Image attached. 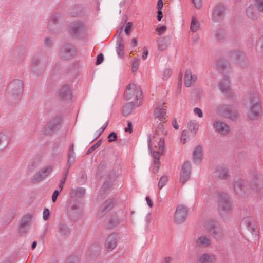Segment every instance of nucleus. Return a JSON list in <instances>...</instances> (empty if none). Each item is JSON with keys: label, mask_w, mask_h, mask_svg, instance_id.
<instances>
[{"label": "nucleus", "mask_w": 263, "mask_h": 263, "mask_svg": "<svg viewBox=\"0 0 263 263\" xmlns=\"http://www.w3.org/2000/svg\"><path fill=\"white\" fill-rule=\"evenodd\" d=\"M33 218V215L32 214H27L25 215L23 218V223L24 224H27L29 223Z\"/></svg>", "instance_id": "cd10ccee"}, {"label": "nucleus", "mask_w": 263, "mask_h": 263, "mask_svg": "<svg viewBox=\"0 0 263 263\" xmlns=\"http://www.w3.org/2000/svg\"><path fill=\"white\" fill-rule=\"evenodd\" d=\"M132 128V125L131 123H128L127 127L125 128V131L126 132H131Z\"/></svg>", "instance_id": "c03bdc74"}, {"label": "nucleus", "mask_w": 263, "mask_h": 263, "mask_svg": "<svg viewBox=\"0 0 263 263\" xmlns=\"http://www.w3.org/2000/svg\"><path fill=\"white\" fill-rule=\"evenodd\" d=\"M155 134H158V135L160 136V135H164L165 134L164 132V125L163 123H160L156 129V133Z\"/></svg>", "instance_id": "bb28decb"}, {"label": "nucleus", "mask_w": 263, "mask_h": 263, "mask_svg": "<svg viewBox=\"0 0 263 263\" xmlns=\"http://www.w3.org/2000/svg\"><path fill=\"white\" fill-rule=\"evenodd\" d=\"M64 185V184H62L61 182H60L59 185V187L60 188V191H61L62 190Z\"/></svg>", "instance_id": "864d4df0"}, {"label": "nucleus", "mask_w": 263, "mask_h": 263, "mask_svg": "<svg viewBox=\"0 0 263 263\" xmlns=\"http://www.w3.org/2000/svg\"><path fill=\"white\" fill-rule=\"evenodd\" d=\"M220 88L223 91H227L229 88V82L228 80H225L219 84Z\"/></svg>", "instance_id": "c85d7f7f"}, {"label": "nucleus", "mask_w": 263, "mask_h": 263, "mask_svg": "<svg viewBox=\"0 0 263 263\" xmlns=\"http://www.w3.org/2000/svg\"><path fill=\"white\" fill-rule=\"evenodd\" d=\"M65 90H66V89H68V87H64V88H63L62 92V95H63V96H64V95L63 94V93H64V90H65Z\"/></svg>", "instance_id": "13d9d810"}, {"label": "nucleus", "mask_w": 263, "mask_h": 263, "mask_svg": "<svg viewBox=\"0 0 263 263\" xmlns=\"http://www.w3.org/2000/svg\"><path fill=\"white\" fill-rule=\"evenodd\" d=\"M52 168L50 166H48L41 170L34 176V180L35 181H39L47 177L51 172Z\"/></svg>", "instance_id": "9b49d317"}, {"label": "nucleus", "mask_w": 263, "mask_h": 263, "mask_svg": "<svg viewBox=\"0 0 263 263\" xmlns=\"http://www.w3.org/2000/svg\"><path fill=\"white\" fill-rule=\"evenodd\" d=\"M134 102L127 103L123 108L122 114L124 116H126L130 115L133 109Z\"/></svg>", "instance_id": "aec40b11"}, {"label": "nucleus", "mask_w": 263, "mask_h": 263, "mask_svg": "<svg viewBox=\"0 0 263 263\" xmlns=\"http://www.w3.org/2000/svg\"><path fill=\"white\" fill-rule=\"evenodd\" d=\"M10 141L9 134L6 131L0 132V153L3 152L8 146Z\"/></svg>", "instance_id": "0eeeda50"}, {"label": "nucleus", "mask_w": 263, "mask_h": 263, "mask_svg": "<svg viewBox=\"0 0 263 263\" xmlns=\"http://www.w3.org/2000/svg\"><path fill=\"white\" fill-rule=\"evenodd\" d=\"M223 12V8L221 6H218L215 8L212 12V17L214 20H216L220 16Z\"/></svg>", "instance_id": "4be33fe9"}, {"label": "nucleus", "mask_w": 263, "mask_h": 263, "mask_svg": "<svg viewBox=\"0 0 263 263\" xmlns=\"http://www.w3.org/2000/svg\"><path fill=\"white\" fill-rule=\"evenodd\" d=\"M113 204V203L112 201H109V206H111Z\"/></svg>", "instance_id": "052dcab7"}, {"label": "nucleus", "mask_w": 263, "mask_h": 263, "mask_svg": "<svg viewBox=\"0 0 263 263\" xmlns=\"http://www.w3.org/2000/svg\"><path fill=\"white\" fill-rule=\"evenodd\" d=\"M198 261L199 263H214L215 256L212 254H203L198 257Z\"/></svg>", "instance_id": "4468645a"}, {"label": "nucleus", "mask_w": 263, "mask_h": 263, "mask_svg": "<svg viewBox=\"0 0 263 263\" xmlns=\"http://www.w3.org/2000/svg\"><path fill=\"white\" fill-rule=\"evenodd\" d=\"M9 89L13 96L19 97L23 92V83L20 80H15L10 83Z\"/></svg>", "instance_id": "39448f33"}, {"label": "nucleus", "mask_w": 263, "mask_h": 263, "mask_svg": "<svg viewBox=\"0 0 263 263\" xmlns=\"http://www.w3.org/2000/svg\"><path fill=\"white\" fill-rule=\"evenodd\" d=\"M103 60V55L102 54H100L97 56L96 64L99 65L101 64Z\"/></svg>", "instance_id": "ea45409f"}, {"label": "nucleus", "mask_w": 263, "mask_h": 263, "mask_svg": "<svg viewBox=\"0 0 263 263\" xmlns=\"http://www.w3.org/2000/svg\"><path fill=\"white\" fill-rule=\"evenodd\" d=\"M65 180H66V175L65 176V177L62 179H61V180L60 181V182H61L62 184H64L65 182Z\"/></svg>", "instance_id": "5fc2aeb1"}, {"label": "nucleus", "mask_w": 263, "mask_h": 263, "mask_svg": "<svg viewBox=\"0 0 263 263\" xmlns=\"http://www.w3.org/2000/svg\"><path fill=\"white\" fill-rule=\"evenodd\" d=\"M232 209L231 202L229 199L221 201L220 203V211L221 214L229 212Z\"/></svg>", "instance_id": "2eb2a0df"}, {"label": "nucleus", "mask_w": 263, "mask_h": 263, "mask_svg": "<svg viewBox=\"0 0 263 263\" xmlns=\"http://www.w3.org/2000/svg\"><path fill=\"white\" fill-rule=\"evenodd\" d=\"M163 1L162 0H159L157 3V9L159 11H161V9L163 8Z\"/></svg>", "instance_id": "37998d69"}, {"label": "nucleus", "mask_w": 263, "mask_h": 263, "mask_svg": "<svg viewBox=\"0 0 263 263\" xmlns=\"http://www.w3.org/2000/svg\"><path fill=\"white\" fill-rule=\"evenodd\" d=\"M195 242L198 247H206L210 245V240L206 236H201L196 240Z\"/></svg>", "instance_id": "dca6fc26"}, {"label": "nucleus", "mask_w": 263, "mask_h": 263, "mask_svg": "<svg viewBox=\"0 0 263 263\" xmlns=\"http://www.w3.org/2000/svg\"><path fill=\"white\" fill-rule=\"evenodd\" d=\"M214 126L216 131L220 134L226 135L230 132V128L224 122L216 120Z\"/></svg>", "instance_id": "9d476101"}, {"label": "nucleus", "mask_w": 263, "mask_h": 263, "mask_svg": "<svg viewBox=\"0 0 263 263\" xmlns=\"http://www.w3.org/2000/svg\"><path fill=\"white\" fill-rule=\"evenodd\" d=\"M75 48L70 45L65 46L61 50V54L65 58H68L76 54Z\"/></svg>", "instance_id": "f8f14e48"}, {"label": "nucleus", "mask_w": 263, "mask_h": 263, "mask_svg": "<svg viewBox=\"0 0 263 263\" xmlns=\"http://www.w3.org/2000/svg\"><path fill=\"white\" fill-rule=\"evenodd\" d=\"M117 52L118 55L120 58H123L124 55V44L122 39L120 38L118 40L117 42Z\"/></svg>", "instance_id": "6ab92c4d"}, {"label": "nucleus", "mask_w": 263, "mask_h": 263, "mask_svg": "<svg viewBox=\"0 0 263 263\" xmlns=\"http://www.w3.org/2000/svg\"><path fill=\"white\" fill-rule=\"evenodd\" d=\"M108 122H106L101 127L102 131H103L106 127Z\"/></svg>", "instance_id": "3c124183"}, {"label": "nucleus", "mask_w": 263, "mask_h": 263, "mask_svg": "<svg viewBox=\"0 0 263 263\" xmlns=\"http://www.w3.org/2000/svg\"><path fill=\"white\" fill-rule=\"evenodd\" d=\"M193 160L195 163H200L202 159V149L200 146H197L193 153Z\"/></svg>", "instance_id": "f3484780"}, {"label": "nucleus", "mask_w": 263, "mask_h": 263, "mask_svg": "<svg viewBox=\"0 0 263 263\" xmlns=\"http://www.w3.org/2000/svg\"><path fill=\"white\" fill-rule=\"evenodd\" d=\"M167 182V177L166 176H164L161 177V178H160V179L158 182V186L159 189H162L164 186L165 185Z\"/></svg>", "instance_id": "a878e982"}, {"label": "nucleus", "mask_w": 263, "mask_h": 263, "mask_svg": "<svg viewBox=\"0 0 263 263\" xmlns=\"http://www.w3.org/2000/svg\"><path fill=\"white\" fill-rule=\"evenodd\" d=\"M117 138V134L112 132L108 136V139L109 142H113L116 140Z\"/></svg>", "instance_id": "473e14b6"}, {"label": "nucleus", "mask_w": 263, "mask_h": 263, "mask_svg": "<svg viewBox=\"0 0 263 263\" xmlns=\"http://www.w3.org/2000/svg\"><path fill=\"white\" fill-rule=\"evenodd\" d=\"M162 11H158V15H157V19L159 20V21H160L162 18Z\"/></svg>", "instance_id": "09e8293b"}, {"label": "nucleus", "mask_w": 263, "mask_h": 263, "mask_svg": "<svg viewBox=\"0 0 263 263\" xmlns=\"http://www.w3.org/2000/svg\"><path fill=\"white\" fill-rule=\"evenodd\" d=\"M191 164L189 162H185L182 166L180 174V182L182 184L185 183L190 177Z\"/></svg>", "instance_id": "423d86ee"}, {"label": "nucleus", "mask_w": 263, "mask_h": 263, "mask_svg": "<svg viewBox=\"0 0 263 263\" xmlns=\"http://www.w3.org/2000/svg\"><path fill=\"white\" fill-rule=\"evenodd\" d=\"M187 213L186 206L182 204L177 205L174 215L175 222L176 224H181L184 222L186 219Z\"/></svg>", "instance_id": "20e7f679"}, {"label": "nucleus", "mask_w": 263, "mask_h": 263, "mask_svg": "<svg viewBox=\"0 0 263 263\" xmlns=\"http://www.w3.org/2000/svg\"><path fill=\"white\" fill-rule=\"evenodd\" d=\"M36 241H34V242L32 243V246H31L32 249H35V247H36Z\"/></svg>", "instance_id": "603ef678"}, {"label": "nucleus", "mask_w": 263, "mask_h": 263, "mask_svg": "<svg viewBox=\"0 0 263 263\" xmlns=\"http://www.w3.org/2000/svg\"><path fill=\"white\" fill-rule=\"evenodd\" d=\"M139 65V61L138 59H134L132 64V70L133 72H136Z\"/></svg>", "instance_id": "7c9ffc66"}, {"label": "nucleus", "mask_w": 263, "mask_h": 263, "mask_svg": "<svg viewBox=\"0 0 263 263\" xmlns=\"http://www.w3.org/2000/svg\"><path fill=\"white\" fill-rule=\"evenodd\" d=\"M194 112L195 114L197 115L199 118H202L203 117L202 111L201 109L199 108H195L194 109Z\"/></svg>", "instance_id": "f704fd0d"}, {"label": "nucleus", "mask_w": 263, "mask_h": 263, "mask_svg": "<svg viewBox=\"0 0 263 263\" xmlns=\"http://www.w3.org/2000/svg\"><path fill=\"white\" fill-rule=\"evenodd\" d=\"M143 52L142 55V58L143 60H145L148 55V50L146 47H144L143 49Z\"/></svg>", "instance_id": "79ce46f5"}, {"label": "nucleus", "mask_w": 263, "mask_h": 263, "mask_svg": "<svg viewBox=\"0 0 263 263\" xmlns=\"http://www.w3.org/2000/svg\"><path fill=\"white\" fill-rule=\"evenodd\" d=\"M166 106L164 103L160 102L157 104L154 111L155 117L162 120L165 118L166 116Z\"/></svg>", "instance_id": "6e6552de"}, {"label": "nucleus", "mask_w": 263, "mask_h": 263, "mask_svg": "<svg viewBox=\"0 0 263 263\" xmlns=\"http://www.w3.org/2000/svg\"><path fill=\"white\" fill-rule=\"evenodd\" d=\"M137 40L136 38H133L132 39V45L134 46H135L137 45Z\"/></svg>", "instance_id": "8fccbe9b"}, {"label": "nucleus", "mask_w": 263, "mask_h": 263, "mask_svg": "<svg viewBox=\"0 0 263 263\" xmlns=\"http://www.w3.org/2000/svg\"><path fill=\"white\" fill-rule=\"evenodd\" d=\"M254 5L259 11L263 12V0H255Z\"/></svg>", "instance_id": "c756f323"}, {"label": "nucleus", "mask_w": 263, "mask_h": 263, "mask_svg": "<svg viewBox=\"0 0 263 263\" xmlns=\"http://www.w3.org/2000/svg\"><path fill=\"white\" fill-rule=\"evenodd\" d=\"M172 125L176 129H179V125L178 124L176 119L174 120L172 122Z\"/></svg>", "instance_id": "49530a36"}, {"label": "nucleus", "mask_w": 263, "mask_h": 263, "mask_svg": "<svg viewBox=\"0 0 263 263\" xmlns=\"http://www.w3.org/2000/svg\"><path fill=\"white\" fill-rule=\"evenodd\" d=\"M118 236L115 233H112L108 236L105 242V248L108 251H111L117 246Z\"/></svg>", "instance_id": "1a4fd4ad"}, {"label": "nucleus", "mask_w": 263, "mask_h": 263, "mask_svg": "<svg viewBox=\"0 0 263 263\" xmlns=\"http://www.w3.org/2000/svg\"><path fill=\"white\" fill-rule=\"evenodd\" d=\"M188 127L189 129V132H193L194 134H196L197 131L198 129V126L197 123L190 122L188 124Z\"/></svg>", "instance_id": "b1692460"}, {"label": "nucleus", "mask_w": 263, "mask_h": 263, "mask_svg": "<svg viewBox=\"0 0 263 263\" xmlns=\"http://www.w3.org/2000/svg\"><path fill=\"white\" fill-rule=\"evenodd\" d=\"M141 96L142 91L140 88L134 84L128 85L124 94L125 99L132 100V102L141 99Z\"/></svg>", "instance_id": "7ed1b4c3"}, {"label": "nucleus", "mask_w": 263, "mask_h": 263, "mask_svg": "<svg viewBox=\"0 0 263 263\" xmlns=\"http://www.w3.org/2000/svg\"><path fill=\"white\" fill-rule=\"evenodd\" d=\"M132 27V23L131 22H128L126 25L125 28V32L127 34H129V32L131 30V28Z\"/></svg>", "instance_id": "e433bc0d"}, {"label": "nucleus", "mask_w": 263, "mask_h": 263, "mask_svg": "<svg viewBox=\"0 0 263 263\" xmlns=\"http://www.w3.org/2000/svg\"><path fill=\"white\" fill-rule=\"evenodd\" d=\"M60 192V191L55 190L53 192L52 196V200L53 202H55L56 201L57 197L59 195Z\"/></svg>", "instance_id": "58836bf2"}, {"label": "nucleus", "mask_w": 263, "mask_h": 263, "mask_svg": "<svg viewBox=\"0 0 263 263\" xmlns=\"http://www.w3.org/2000/svg\"><path fill=\"white\" fill-rule=\"evenodd\" d=\"M197 77L192 74L190 70H187L184 76V84L186 87L191 86L196 80Z\"/></svg>", "instance_id": "ddd939ff"}, {"label": "nucleus", "mask_w": 263, "mask_h": 263, "mask_svg": "<svg viewBox=\"0 0 263 263\" xmlns=\"http://www.w3.org/2000/svg\"><path fill=\"white\" fill-rule=\"evenodd\" d=\"M50 215L49 209H45L43 212V218L44 220H47Z\"/></svg>", "instance_id": "72a5a7b5"}, {"label": "nucleus", "mask_w": 263, "mask_h": 263, "mask_svg": "<svg viewBox=\"0 0 263 263\" xmlns=\"http://www.w3.org/2000/svg\"><path fill=\"white\" fill-rule=\"evenodd\" d=\"M190 138V132L187 130H184L181 136V141L183 143H186Z\"/></svg>", "instance_id": "5701e85b"}, {"label": "nucleus", "mask_w": 263, "mask_h": 263, "mask_svg": "<svg viewBox=\"0 0 263 263\" xmlns=\"http://www.w3.org/2000/svg\"><path fill=\"white\" fill-rule=\"evenodd\" d=\"M121 32H122V29H120V33H121Z\"/></svg>", "instance_id": "e2e57ef3"}, {"label": "nucleus", "mask_w": 263, "mask_h": 263, "mask_svg": "<svg viewBox=\"0 0 263 263\" xmlns=\"http://www.w3.org/2000/svg\"><path fill=\"white\" fill-rule=\"evenodd\" d=\"M74 153L72 149L70 150L69 154H68V162L71 161L72 162L74 160Z\"/></svg>", "instance_id": "a19ab883"}, {"label": "nucleus", "mask_w": 263, "mask_h": 263, "mask_svg": "<svg viewBox=\"0 0 263 263\" xmlns=\"http://www.w3.org/2000/svg\"><path fill=\"white\" fill-rule=\"evenodd\" d=\"M148 148L154 157H160L163 153L164 148V141L163 138L158 134L154 135L149 137L148 141Z\"/></svg>", "instance_id": "f257e3e1"}, {"label": "nucleus", "mask_w": 263, "mask_h": 263, "mask_svg": "<svg viewBox=\"0 0 263 263\" xmlns=\"http://www.w3.org/2000/svg\"><path fill=\"white\" fill-rule=\"evenodd\" d=\"M159 157H157V158L155 159L154 158V168H153V172L154 173H157L158 172L160 167V162H159Z\"/></svg>", "instance_id": "393cba45"}, {"label": "nucleus", "mask_w": 263, "mask_h": 263, "mask_svg": "<svg viewBox=\"0 0 263 263\" xmlns=\"http://www.w3.org/2000/svg\"><path fill=\"white\" fill-rule=\"evenodd\" d=\"M49 40V39H47V40H46V43H47V42H48Z\"/></svg>", "instance_id": "680f3d73"}, {"label": "nucleus", "mask_w": 263, "mask_h": 263, "mask_svg": "<svg viewBox=\"0 0 263 263\" xmlns=\"http://www.w3.org/2000/svg\"><path fill=\"white\" fill-rule=\"evenodd\" d=\"M146 202H147V204H148V205L149 206V207H152L153 206V202L151 200V199L149 198V197H146Z\"/></svg>", "instance_id": "de8ad7c7"}, {"label": "nucleus", "mask_w": 263, "mask_h": 263, "mask_svg": "<svg viewBox=\"0 0 263 263\" xmlns=\"http://www.w3.org/2000/svg\"><path fill=\"white\" fill-rule=\"evenodd\" d=\"M262 112L261 102L258 96H256L255 100L252 101L249 106L246 116L249 120L256 121L260 118Z\"/></svg>", "instance_id": "f03ea898"}, {"label": "nucleus", "mask_w": 263, "mask_h": 263, "mask_svg": "<svg viewBox=\"0 0 263 263\" xmlns=\"http://www.w3.org/2000/svg\"><path fill=\"white\" fill-rule=\"evenodd\" d=\"M172 74V71L169 68L165 69L163 72V79H168Z\"/></svg>", "instance_id": "2f4dec72"}, {"label": "nucleus", "mask_w": 263, "mask_h": 263, "mask_svg": "<svg viewBox=\"0 0 263 263\" xmlns=\"http://www.w3.org/2000/svg\"><path fill=\"white\" fill-rule=\"evenodd\" d=\"M199 28L200 24L199 21L195 17H192L190 25V29L191 31L193 32H195L198 30Z\"/></svg>", "instance_id": "412c9836"}, {"label": "nucleus", "mask_w": 263, "mask_h": 263, "mask_svg": "<svg viewBox=\"0 0 263 263\" xmlns=\"http://www.w3.org/2000/svg\"><path fill=\"white\" fill-rule=\"evenodd\" d=\"M196 8H200L202 5L201 0H192Z\"/></svg>", "instance_id": "4c0bfd02"}, {"label": "nucleus", "mask_w": 263, "mask_h": 263, "mask_svg": "<svg viewBox=\"0 0 263 263\" xmlns=\"http://www.w3.org/2000/svg\"><path fill=\"white\" fill-rule=\"evenodd\" d=\"M238 183L235 182V184L234 185V188L236 189V186L238 185Z\"/></svg>", "instance_id": "bf43d9fd"}, {"label": "nucleus", "mask_w": 263, "mask_h": 263, "mask_svg": "<svg viewBox=\"0 0 263 263\" xmlns=\"http://www.w3.org/2000/svg\"><path fill=\"white\" fill-rule=\"evenodd\" d=\"M95 149V148L93 147V146L91 147L87 152V153H91L92 151H93Z\"/></svg>", "instance_id": "6e6d98bb"}, {"label": "nucleus", "mask_w": 263, "mask_h": 263, "mask_svg": "<svg viewBox=\"0 0 263 263\" xmlns=\"http://www.w3.org/2000/svg\"><path fill=\"white\" fill-rule=\"evenodd\" d=\"M166 27L165 26H162L160 27L157 28L156 31L159 33V35H161L164 33L166 31Z\"/></svg>", "instance_id": "c9c22d12"}, {"label": "nucleus", "mask_w": 263, "mask_h": 263, "mask_svg": "<svg viewBox=\"0 0 263 263\" xmlns=\"http://www.w3.org/2000/svg\"><path fill=\"white\" fill-rule=\"evenodd\" d=\"M172 258L170 257H165L164 258L162 263H171Z\"/></svg>", "instance_id": "a18cd8bd"}, {"label": "nucleus", "mask_w": 263, "mask_h": 263, "mask_svg": "<svg viewBox=\"0 0 263 263\" xmlns=\"http://www.w3.org/2000/svg\"><path fill=\"white\" fill-rule=\"evenodd\" d=\"M170 44L169 40L166 38L163 37L159 41L158 44V49L160 51H163L166 49Z\"/></svg>", "instance_id": "a211bd4d"}, {"label": "nucleus", "mask_w": 263, "mask_h": 263, "mask_svg": "<svg viewBox=\"0 0 263 263\" xmlns=\"http://www.w3.org/2000/svg\"><path fill=\"white\" fill-rule=\"evenodd\" d=\"M101 142H97L95 145H93V147L96 148L97 147H98L100 145Z\"/></svg>", "instance_id": "4d7b16f0"}]
</instances>
